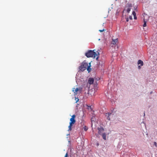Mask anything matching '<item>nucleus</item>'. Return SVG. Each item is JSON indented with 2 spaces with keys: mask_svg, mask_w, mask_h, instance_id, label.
Listing matches in <instances>:
<instances>
[{
  "mask_svg": "<svg viewBox=\"0 0 157 157\" xmlns=\"http://www.w3.org/2000/svg\"><path fill=\"white\" fill-rule=\"evenodd\" d=\"M95 50H89L85 53V56L88 58L93 57L94 58L97 56L96 58V59H98V55L99 54V52H94Z\"/></svg>",
  "mask_w": 157,
  "mask_h": 157,
  "instance_id": "nucleus-1",
  "label": "nucleus"
},
{
  "mask_svg": "<svg viewBox=\"0 0 157 157\" xmlns=\"http://www.w3.org/2000/svg\"><path fill=\"white\" fill-rule=\"evenodd\" d=\"M90 67V66H88L87 63L83 62L82 63L81 66L79 67V69L82 71H83L87 69L89 72L90 71V70H89Z\"/></svg>",
  "mask_w": 157,
  "mask_h": 157,
  "instance_id": "nucleus-2",
  "label": "nucleus"
},
{
  "mask_svg": "<svg viewBox=\"0 0 157 157\" xmlns=\"http://www.w3.org/2000/svg\"><path fill=\"white\" fill-rule=\"evenodd\" d=\"M75 115H73L71 116V117L70 118V124L68 126V131H71L72 129V127L76 122V121L75 119Z\"/></svg>",
  "mask_w": 157,
  "mask_h": 157,
  "instance_id": "nucleus-3",
  "label": "nucleus"
},
{
  "mask_svg": "<svg viewBox=\"0 0 157 157\" xmlns=\"http://www.w3.org/2000/svg\"><path fill=\"white\" fill-rule=\"evenodd\" d=\"M82 88L81 87L74 88H72V91L74 92V95L80 94L82 92Z\"/></svg>",
  "mask_w": 157,
  "mask_h": 157,
  "instance_id": "nucleus-4",
  "label": "nucleus"
},
{
  "mask_svg": "<svg viewBox=\"0 0 157 157\" xmlns=\"http://www.w3.org/2000/svg\"><path fill=\"white\" fill-rule=\"evenodd\" d=\"M132 7V5L131 3H128L125 7L124 10H126L127 13H128L131 10Z\"/></svg>",
  "mask_w": 157,
  "mask_h": 157,
  "instance_id": "nucleus-5",
  "label": "nucleus"
},
{
  "mask_svg": "<svg viewBox=\"0 0 157 157\" xmlns=\"http://www.w3.org/2000/svg\"><path fill=\"white\" fill-rule=\"evenodd\" d=\"M94 79L92 78H89L87 83V85L88 86V84H89L90 85L91 84H92L94 82Z\"/></svg>",
  "mask_w": 157,
  "mask_h": 157,
  "instance_id": "nucleus-6",
  "label": "nucleus"
},
{
  "mask_svg": "<svg viewBox=\"0 0 157 157\" xmlns=\"http://www.w3.org/2000/svg\"><path fill=\"white\" fill-rule=\"evenodd\" d=\"M98 133L99 134L102 135L103 133L104 129L102 127H100L98 128Z\"/></svg>",
  "mask_w": 157,
  "mask_h": 157,
  "instance_id": "nucleus-7",
  "label": "nucleus"
},
{
  "mask_svg": "<svg viewBox=\"0 0 157 157\" xmlns=\"http://www.w3.org/2000/svg\"><path fill=\"white\" fill-rule=\"evenodd\" d=\"M111 114H112L111 113H105V116L106 117H107V119L109 121L110 120V116H111Z\"/></svg>",
  "mask_w": 157,
  "mask_h": 157,
  "instance_id": "nucleus-8",
  "label": "nucleus"
},
{
  "mask_svg": "<svg viewBox=\"0 0 157 157\" xmlns=\"http://www.w3.org/2000/svg\"><path fill=\"white\" fill-rule=\"evenodd\" d=\"M137 63L138 64H140L141 66H143L144 65L143 61L141 60H139L138 61Z\"/></svg>",
  "mask_w": 157,
  "mask_h": 157,
  "instance_id": "nucleus-9",
  "label": "nucleus"
},
{
  "mask_svg": "<svg viewBox=\"0 0 157 157\" xmlns=\"http://www.w3.org/2000/svg\"><path fill=\"white\" fill-rule=\"evenodd\" d=\"M118 41V39L117 38L115 39H113L112 44H115Z\"/></svg>",
  "mask_w": 157,
  "mask_h": 157,
  "instance_id": "nucleus-10",
  "label": "nucleus"
},
{
  "mask_svg": "<svg viewBox=\"0 0 157 157\" xmlns=\"http://www.w3.org/2000/svg\"><path fill=\"white\" fill-rule=\"evenodd\" d=\"M102 136V137L103 139L105 140H106V135L105 133H103V134L101 135Z\"/></svg>",
  "mask_w": 157,
  "mask_h": 157,
  "instance_id": "nucleus-11",
  "label": "nucleus"
},
{
  "mask_svg": "<svg viewBox=\"0 0 157 157\" xmlns=\"http://www.w3.org/2000/svg\"><path fill=\"white\" fill-rule=\"evenodd\" d=\"M91 121H92V122L93 121L95 122V121L96 120L95 118L94 117H92L91 118Z\"/></svg>",
  "mask_w": 157,
  "mask_h": 157,
  "instance_id": "nucleus-12",
  "label": "nucleus"
},
{
  "mask_svg": "<svg viewBox=\"0 0 157 157\" xmlns=\"http://www.w3.org/2000/svg\"><path fill=\"white\" fill-rule=\"evenodd\" d=\"M146 26H147L146 21H145V19H144V24L143 25V26L144 27H146Z\"/></svg>",
  "mask_w": 157,
  "mask_h": 157,
  "instance_id": "nucleus-13",
  "label": "nucleus"
},
{
  "mask_svg": "<svg viewBox=\"0 0 157 157\" xmlns=\"http://www.w3.org/2000/svg\"><path fill=\"white\" fill-rule=\"evenodd\" d=\"M83 128L84 130L86 131L88 129V128L86 126H84V127H83Z\"/></svg>",
  "mask_w": 157,
  "mask_h": 157,
  "instance_id": "nucleus-14",
  "label": "nucleus"
},
{
  "mask_svg": "<svg viewBox=\"0 0 157 157\" xmlns=\"http://www.w3.org/2000/svg\"><path fill=\"white\" fill-rule=\"evenodd\" d=\"M75 100L76 101V103H77V102L78 101L79 99L78 98H75Z\"/></svg>",
  "mask_w": 157,
  "mask_h": 157,
  "instance_id": "nucleus-15",
  "label": "nucleus"
},
{
  "mask_svg": "<svg viewBox=\"0 0 157 157\" xmlns=\"http://www.w3.org/2000/svg\"><path fill=\"white\" fill-rule=\"evenodd\" d=\"M132 14L134 16L136 15V13H135V11H133L132 12Z\"/></svg>",
  "mask_w": 157,
  "mask_h": 157,
  "instance_id": "nucleus-16",
  "label": "nucleus"
},
{
  "mask_svg": "<svg viewBox=\"0 0 157 157\" xmlns=\"http://www.w3.org/2000/svg\"><path fill=\"white\" fill-rule=\"evenodd\" d=\"M68 154L67 152L66 153V155H65L64 157H68Z\"/></svg>",
  "mask_w": 157,
  "mask_h": 157,
  "instance_id": "nucleus-17",
  "label": "nucleus"
},
{
  "mask_svg": "<svg viewBox=\"0 0 157 157\" xmlns=\"http://www.w3.org/2000/svg\"><path fill=\"white\" fill-rule=\"evenodd\" d=\"M104 30H105V29H103V30H99V31H100L101 32H103V31H104Z\"/></svg>",
  "mask_w": 157,
  "mask_h": 157,
  "instance_id": "nucleus-18",
  "label": "nucleus"
},
{
  "mask_svg": "<svg viewBox=\"0 0 157 157\" xmlns=\"http://www.w3.org/2000/svg\"><path fill=\"white\" fill-rule=\"evenodd\" d=\"M154 144L155 145V146H156V147H157V143H156V142H154Z\"/></svg>",
  "mask_w": 157,
  "mask_h": 157,
  "instance_id": "nucleus-19",
  "label": "nucleus"
},
{
  "mask_svg": "<svg viewBox=\"0 0 157 157\" xmlns=\"http://www.w3.org/2000/svg\"><path fill=\"white\" fill-rule=\"evenodd\" d=\"M126 21L127 22H128V21L129 20H128V17L126 18Z\"/></svg>",
  "mask_w": 157,
  "mask_h": 157,
  "instance_id": "nucleus-20",
  "label": "nucleus"
},
{
  "mask_svg": "<svg viewBox=\"0 0 157 157\" xmlns=\"http://www.w3.org/2000/svg\"><path fill=\"white\" fill-rule=\"evenodd\" d=\"M129 18L131 19V20H132V17L131 16H129Z\"/></svg>",
  "mask_w": 157,
  "mask_h": 157,
  "instance_id": "nucleus-21",
  "label": "nucleus"
},
{
  "mask_svg": "<svg viewBox=\"0 0 157 157\" xmlns=\"http://www.w3.org/2000/svg\"><path fill=\"white\" fill-rule=\"evenodd\" d=\"M134 19H136L137 17H136V15L134 16Z\"/></svg>",
  "mask_w": 157,
  "mask_h": 157,
  "instance_id": "nucleus-22",
  "label": "nucleus"
},
{
  "mask_svg": "<svg viewBox=\"0 0 157 157\" xmlns=\"http://www.w3.org/2000/svg\"><path fill=\"white\" fill-rule=\"evenodd\" d=\"M141 67L139 65L138 66V68H139V69H140L141 68Z\"/></svg>",
  "mask_w": 157,
  "mask_h": 157,
  "instance_id": "nucleus-23",
  "label": "nucleus"
},
{
  "mask_svg": "<svg viewBox=\"0 0 157 157\" xmlns=\"http://www.w3.org/2000/svg\"><path fill=\"white\" fill-rule=\"evenodd\" d=\"M117 48H118V46H117Z\"/></svg>",
  "mask_w": 157,
  "mask_h": 157,
  "instance_id": "nucleus-24",
  "label": "nucleus"
},
{
  "mask_svg": "<svg viewBox=\"0 0 157 157\" xmlns=\"http://www.w3.org/2000/svg\"><path fill=\"white\" fill-rule=\"evenodd\" d=\"M89 107H90L91 108L90 106H89Z\"/></svg>",
  "mask_w": 157,
  "mask_h": 157,
  "instance_id": "nucleus-25",
  "label": "nucleus"
}]
</instances>
